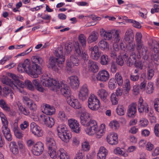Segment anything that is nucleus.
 Returning a JSON list of instances; mask_svg holds the SVG:
<instances>
[{"label": "nucleus", "instance_id": "c85d7f7f", "mask_svg": "<svg viewBox=\"0 0 159 159\" xmlns=\"http://www.w3.org/2000/svg\"><path fill=\"white\" fill-rule=\"evenodd\" d=\"M90 115L86 111L81 113L80 116V122L83 125L91 119Z\"/></svg>", "mask_w": 159, "mask_h": 159}, {"label": "nucleus", "instance_id": "f3484780", "mask_svg": "<svg viewBox=\"0 0 159 159\" xmlns=\"http://www.w3.org/2000/svg\"><path fill=\"white\" fill-rule=\"evenodd\" d=\"M68 103L73 108L75 109H79L81 108V105L77 99L72 97L67 98Z\"/></svg>", "mask_w": 159, "mask_h": 159}, {"label": "nucleus", "instance_id": "72a5a7b5", "mask_svg": "<svg viewBox=\"0 0 159 159\" xmlns=\"http://www.w3.org/2000/svg\"><path fill=\"white\" fill-rule=\"evenodd\" d=\"M113 33L112 31L104 30L101 35L105 40H109L112 39Z\"/></svg>", "mask_w": 159, "mask_h": 159}, {"label": "nucleus", "instance_id": "a878e982", "mask_svg": "<svg viewBox=\"0 0 159 159\" xmlns=\"http://www.w3.org/2000/svg\"><path fill=\"white\" fill-rule=\"evenodd\" d=\"M50 62L48 66L49 68L52 69H55L57 65L58 66H60V65L62 64L61 63L60 59L56 58L54 57H51L49 59Z\"/></svg>", "mask_w": 159, "mask_h": 159}, {"label": "nucleus", "instance_id": "2eb2a0df", "mask_svg": "<svg viewBox=\"0 0 159 159\" xmlns=\"http://www.w3.org/2000/svg\"><path fill=\"white\" fill-rule=\"evenodd\" d=\"M89 94V90L86 84H84L81 87L79 92V98L80 100L84 101L87 99Z\"/></svg>", "mask_w": 159, "mask_h": 159}, {"label": "nucleus", "instance_id": "603ef678", "mask_svg": "<svg viewBox=\"0 0 159 159\" xmlns=\"http://www.w3.org/2000/svg\"><path fill=\"white\" fill-rule=\"evenodd\" d=\"M120 32L119 30H116L113 34V38L114 42L116 43H118L120 39V37L119 35Z\"/></svg>", "mask_w": 159, "mask_h": 159}, {"label": "nucleus", "instance_id": "aec40b11", "mask_svg": "<svg viewBox=\"0 0 159 159\" xmlns=\"http://www.w3.org/2000/svg\"><path fill=\"white\" fill-rule=\"evenodd\" d=\"M89 51H91V57L94 60H98L101 56V53L97 45L91 47L89 49Z\"/></svg>", "mask_w": 159, "mask_h": 159}, {"label": "nucleus", "instance_id": "0eeeda50", "mask_svg": "<svg viewBox=\"0 0 159 159\" xmlns=\"http://www.w3.org/2000/svg\"><path fill=\"white\" fill-rule=\"evenodd\" d=\"M2 122L3 124V126L2 127V134L7 140L10 141L12 140V137L10 130L8 127V122L7 119Z\"/></svg>", "mask_w": 159, "mask_h": 159}, {"label": "nucleus", "instance_id": "c03bdc74", "mask_svg": "<svg viewBox=\"0 0 159 159\" xmlns=\"http://www.w3.org/2000/svg\"><path fill=\"white\" fill-rule=\"evenodd\" d=\"M0 107L5 111H9L10 107L4 100H0Z\"/></svg>", "mask_w": 159, "mask_h": 159}, {"label": "nucleus", "instance_id": "a19ab883", "mask_svg": "<svg viewBox=\"0 0 159 159\" xmlns=\"http://www.w3.org/2000/svg\"><path fill=\"white\" fill-rule=\"evenodd\" d=\"M78 39L82 46L84 48H85L86 46V37L84 34H81L79 35Z\"/></svg>", "mask_w": 159, "mask_h": 159}, {"label": "nucleus", "instance_id": "4468645a", "mask_svg": "<svg viewBox=\"0 0 159 159\" xmlns=\"http://www.w3.org/2000/svg\"><path fill=\"white\" fill-rule=\"evenodd\" d=\"M30 130L35 135L41 137L43 135V131L41 128L35 123L32 122L30 125Z\"/></svg>", "mask_w": 159, "mask_h": 159}, {"label": "nucleus", "instance_id": "0e129e2a", "mask_svg": "<svg viewBox=\"0 0 159 159\" xmlns=\"http://www.w3.org/2000/svg\"><path fill=\"white\" fill-rule=\"evenodd\" d=\"M82 148L84 151H87L89 150L90 146L87 142H83L82 144Z\"/></svg>", "mask_w": 159, "mask_h": 159}, {"label": "nucleus", "instance_id": "b1692460", "mask_svg": "<svg viewBox=\"0 0 159 159\" xmlns=\"http://www.w3.org/2000/svg\"><path fill=\"white\" fill-rule=\"evenodd\" d=\"M107 139V142L112 145L117 144L118 143V137L116 134L111 133L108 134Z\"/></svg>", "mask_w": 159, "mask_h": 159}, {"label": "nucleus", "instance_id": "bf43d9fd", "mask_svg": "<svg viewBox=\"0 0 159 159\" xmlns=\"http://www.w3.org/2000/svg\"><path fill=\"white\" fill-rule=\"evenodd\" d=\"M127 20L128 22L132 23L134 27L138 28H141V26L140 25V24L139 22L136 21L134 20L131 19H127Z\"/></svg>", "mask_w": 159, "mask_h": 159}, {"label": "nucleus", "instance_id": "9b49d317", "mask_svg": "<svg viewBox=\"0 0 159 159\" xmlns=\"http://www.w3.org/2000/svg\"><path fill=\"white\" fill-rule=\"evenodd\" d=\"M68 125L73 132L79 133L80 131L78 122L74 119H70L68 120Z\"/></svg>", "mask_w": 159, "mask_h": 159}, {"label": "nucleus", "instance_id": "20e7f679", "mask_svg": "<svg viewBox=\"0 0 159 159\" xmlns=\"http://www.w3.org/2000/svg\"><path fill=\"white\" fill-rule=\"evenodd\" d=\"M57 129L58 135L61 140L65 142H68L71 137V135L70 131L67 130L66 126L65 125H59Z\"/></svg>", "mask_w": 159, "mask_h": 159}, {"label": "nucleus", "instance_id": "4d7b16f0", "mask_svg": "<svg viewBox=\"0 0 159 159\" xmlns=\"http://www.w3.org/2000/svg\"><path fill=\"white\" fill-rule=\"evenodd\" d=\"M84 152L82 150L77 152L74 159H85Z\"/></svg>", "mask_w": 159, "mask_h": 159}, {"label": "nucleus", "instance_id": "69168bd1", "mask_svg": "<svg viewBox=\"0 0 159 159\" xmlns=\"http://www.w3.org/2000/svg\"><path fill=\"white\" fill-rule=\"evenodd\" d=\"M127 48L130 51H134L135 49V44L134 42L128 43Z\"/></svg>", "mask_w": 159, "mask_h": 159}, {"label": "nucleus", "instance_id": "09e8293b", "mask_svg": "<svg viewBox=\"0 0 159 159\" xmlns=\"http://www.w3.org/2000/svg\"><path fill=\"white\" fill-rule=\"evenodd\" d=\"M111 101L113 105H115L118 104L119 97L117 96L115 93H112L111 96Z\"/></svg>", "mask_w": 159, "mask_h": 159}, {"label": "nucleus", "instance_id": "49530a36", "mask_svg": "<svg viewBox=\"0 0 159 159\" xmlns=\"http://www.w3.org/2000/svg\"><path fill=\"white\" fill-rule=\"evenodd\" d=\"M98 45L99 48L102 50L108 48V45L107 43L103 40H102L99 41Z\"/></svg>", "mask_w": 159, "mask_h": 159}, {"label": "nucleus", "instance_id": "ea45409f", "mask_svg": "<svg viewBox=\"0 0 159 159\" xmlns=\"http://www.w3.org/2000/svg\"><path fill=\"white\" fill-rule=\"evenodd\" d=\"M155 45L156 46V48L155 46L154 47L153 49L155 52H156L155 49H156V52L155 54L152 56V60L155 61H157L159 59V55L158 54V52H159V44L157 42H156Z\"/></svg>", "mask_w": 159, "mask_h": 159}, {"label": "nucleus", "instance_id": "ddd939ff", "mask_svg": "<svg viewBox=\"0 0 159 159\" xmlns=\"http://www.w3.org/2000/svg\"><path fill=\"white\" fill-rule=\"evenodd\" d=\"M109 77L110 75L108 72L106 70H103L99 72L96 78L98 81L104 82L108 80Z\"/></svg>", "mask_w": 159, "mask_h": 159}, {"label": "nucleus", "instance_id": "338daca9", "mask_svg": "<svg viewBox=\"0 0 159 159\" xmlns=\"http://www.w3.org/2000/svg\"><path fill=\"white\" fill-rule=\"evenodd\" d=\"M154 107L155 111L159 112V98H156L155 99Z\"/></svg>", "mask_w": 159, "mask_h": 159}, {"label": "nucleus", "instance_id": "dca6fc26", "mask_svg": "<svg viewBox=\"0 0 159 159\" xmlns=\"http://www.w3.org/2000/svg\"><path fill=\"white\" fill-rule=\"evenodd\" d=\"M67 81L72 88L76 89L79 87L80 82L77 76H70L68 78Z\"/></svg>", "mask_w": 159, "mask_h": 159}, {"label": "nucleus", "instance_id": "39448f33", "mask_svg": "<svg viewBox=\"0 0 159 159\" xmlns=\"http://www.w3.org/2000/svg\"><path fill=\"white\" fill-rule=\"evenodd\" d=\"M46 144L48 148V153L52 158H56L57 154L56 152L57 146L55 140L51 138H47Z\"/></svg>", "mask_w": 159, "mask_h": 159}, {"label": "nucleus", "instance_id": "c9c22d12", "mask_svg": "<svg viewBox=\"0 0 159 159\" xmlns=\"http://www.w3.org/2000/svg\"><path fill=\"white\" fill-rule=\"evenodd\" d=\"M57 153L60 159H70L69 155L63 148H60Z\"/></svg>", "mask_w": 159, "mask_h": 159}, {"label": "nucleus", "instance_id": "423d86ee", "mask_svg": "<svg viewBox=\"0 0 159 159\" xmlns=\"http://www.w3.org/2000/svg\"><path fill=\"white\" fill-rule=\"evenodd\" d=\"M100 103L98 98L93 94L90 96L88 100L89 108L93 111L98 110L100 107Z\"/></svg>", "mask_w": 159, "mask_h": 159}, {"label": "nucleus", "instance_id": "052dcab7", "mask_svg": "<svg viewBox=\"0 0 159 159\" xmlns=\"http://www.w3.org/2000/svg\"><path fill=\"white\" fill-rule=\"evenodd\" d=\"M23 83L25 85V87H26L30 90H34V88L30 81L29 80H26L25 83L23 82Z\"/></svg>", "mask_w": 159, "mask_h": 159}, {"label": "nucleus", "instance_id": "37998d69", "mask_svg": "<svg viewBox=\"0 0 159 159\" xmlns=\"http://www.w3.org/2000/svg\"><path fill=\"white\" fill-rule=\"evenodd\" d=\"M142 35L141 33L137 32L135 36V41L136 46L143 43V42L142 40Z\"/></svg>", "mask_w": 159, "mask_h": 159}, {"label": "nucleus", "instance_id": "4be33fe9", "mask_svg": "<svg viewBox=\"0 0 159 159\" xmlns=\"http://www.w3.org/2000/svg\"><path fill=\"white\" fill-rule=\"evenodd\" d=\"M40 117L45 125L51 128L54 125V121L53 118H50L48 116L43 114L41 115Z\"/></svg>", "mask_w": 159, "mask_h": 159}, {"label": "nucleus", "instance_id": "864d4df0", "mask_svg": "<svg viewBox=\"0 0 159 159\" xmlns=\"http://www.w3.org/2000/svg\"><path fill=\"white\" fill-rule=\"evenodd\" d=\"M125 109L122 106L118 105L116 109L117 114L120 116H123L125 113Z\"/></svg>", "mask_w": 159, "mask_h": 159}, {"label": "nucleus", "instance_id": "680f3d73", "mask_svg": "<svg viewBox=\"0 0 159 159\" xmlns=\"http://www.w3.org/2000/svg\"><path fill=\"white\" fill-rule=\"evenodd\" d=\"M109 126L113 129H116L119 128V124L117 121L114 120L110 123Z\"/></svg>", "mask_w": 159, "mask_h": 159}, {"label": "nucleus", "instance_id": "cd10ccee", "mask_svg": "<svg viewBox=\"0 0 159 159\" xmlns=\"http://www.w3.org/2000/svg\"><path fill=\"white\" fill-rule=\"evenodd\" d=\"M9 76L11 78L12 80L9 78L7 77L8 79L11 80V81H13L14 84H16L18 86H20L22 87H25L23 82L20 81L19 80L18 77L17 76L15 75L10 73Z\"/></svg>", "mask_w": 159, "mask_h": 159}, {"label": "nucleus", "instance_id": "473e14b6", "mask_svg": "<svg viewBox=\"0 0 159 159\" xmlns=\"http://www.w3.org/2000/svg\"><path fill=\"white\" fill-rule=\"evenodd\" d=\"M9 147L10 151L13 154L16 155L18 154L19 150L17 145L15 142L14 141L11 142L9 144Z\"/></svg>", "mask_w": 159, "mask_h": 159}, {"label": "nucleus", "instance_id": "774afa93", "mask_svg": "<svg viewBox=\"0 0 159 159\" xmlns=\"http://www.w3.org/2000/svg\"><path fill=\"white\" fill-rule=\"evenodd\" d=\"M140 125L142 127H144L147 126L148 122V120L145 118H142L140 120Z\"/></svg>", "mask_w": 159, "mask_h": 159}, {"label": "nucleus", "instance_id": "58836bf2", "mask_svg": "<svg viewBox=\"0 0 159 159\" xmlns=\"http://www.w3.org/2000/svg\"><path fill=\"white\" fill-rule=\"evenodd\" d=\"M115 80L119 86H122L123 83V78L120 73H116L115 76Z\"/></svg>", "mask_w": 159, "mask_h": 159}, {"label": "nucleus", "instance_id": "f257e3e1", "mask_svg": "<svg viewBox=\"0 0 159 159\" xmlns=\"http://www.w3.org/2000/svg\"><path fill=\"white\" fill-rule=\"evenodd\" d=\"M31 60L32 64L28 59L25 60L23 63L19 64L17 69L19 72L25 71L32 77L36 78L38 75L42 73L41 66L43 63V60L40 57L35 56L32 57Z\"/></svg>", "mask_w": 159, "mask_h": 159}, {"label": "nucleus", "instance_id": "7c9ffc66", "mask_svg": "<svg viewBox=\"0 0 159 159\" xmlns=\"http://www.w3.org/2000/svg\"><path fill=\"white\" fill-rule=\"evenodd\" d=\"M97 94L103 101L105 102L107 101V98L108 93L106 90L102 89L99 90L97 92Z\"/></svg>", "mask_w": 159, "mask_h": 159}, {"label": "nucleus", "instance_id": "f704fd0d", "mask_svg": "<svg viewBox=\"0 0 159 159\" xmlns=\"http://www.w3.org/2000/svg\"><path fill=\"white\" fill-rule=\"evenodd\" d=\"M98 34L95 31L92 32L91 34L88 38L87 41L89 43H91L95 41L98 38Z\"/></svg>", "mask_w": 159, "mask_h": 159}, {"label": "nucleus", "instance_id": "5701e85b", "mask_svg": "<svg viewBox=\"0 0 159 159\" xmlns=\"http://www.w3.org/2000/svg\"><path fill=\"white\" fill-rule=\"evenodd\" d=\"M136 48L139 54H141L144 58H148L147 48L144 45L143 43L137 46Z\"/></svg>", "mask_w": 159, "mask_h": 159}, {"label": "nucleus", "instance_id": "f03ea898", "mask_svg": "<svg viewBox=\"0 0 159 159\" xmlns=\"http://www.w3.org/2000/svg\"><path fill=\"white\" fill-rule=\"evenodd\" d=\"M87 127L85 131L89 135H92L95 134L97 138H100L104 132L103 129H99L97 122L94 120L91 119L83 125Z\"/></svg>", "mask_w": 159, "mask_h": 159}, {"label": "nucleus", "instance_id": "8fccbe9b", "mask_svg": "<svg viewBox=\"0 0 159 159\" xmlns=\"http://www.w3.org/2000/svg\"><path fill=\"white\" fill-rule=\"evenodd\" d=\"M109 61V60L107 56L103 55L101 57L100 63L102 65H107Z\"/></svg>", "mask_w": 159, "mask_h": 159}, {"label": "nucleus", "instance_id": "5fc2aeb1", "mask_svg": "<svg viewBox=\"0 0 159 159\" xmlns=\"http://www.w3.org/2000/svg\"><path fill=\"white\" fill-rule=\"evenodd\" d=\"M116 82L115 79L112 78L111 79L108 83V86L109 89H113L116 87Z\"/></svg>", "mask_w": 159, "mask_h": 159}, {"label": "nucleus", "instance_id": "e2e57ef3", "mask_svg": "<svg viewBox=\"0 0 159 159\" xmlns=\"http://www.w3.org/2000/svg\"><path fill=\"white\" fill-rule=\"evenodd\" d=\"M129 79L133 82H136L139 80V75H134L132 73L129 75Z\"/></svg>", "mask_w": 159, "mask_h": 159}, {"label": "nucleus", "instance_id": "9d476101", "mask_svg": "<svg viewBox=\"0 0 159 159\" xmlns=\"http://www.w3.org/2000/svg\"><path fill=\"white\" fill-rule=\"evenodd\" d=\"M43 149V144L40 142H38L33 145L32 151L34 155L39 156L42 153Z\"/></svg>", "mask_w": 159, "mask_h": 159}, {"label": "nucleus", "instance_id": "4c0bfd02", "mask_svg": "<svg viewBox=\"0 0 159 159\" xmlns=\"http://www.w3.org/2000/svg\"><path fill=\"white\" fill-rule=\"evenodd\" d=\"M18 107L19 111L22 114L27 116L30 115V112L28 108L21 104L18 105Z\"/></svg>", "mask_w": 159, "mask_h": 159}, {"label": "nucleus", "instance_id": "13d9d810", "mask_svg": "<svg viewBox=\"0 0 159 159\" xmlns=\"http://www.w3.org/2000/svg\"><path fill=\"white\" fill-rule=\"evenodd\" d=\"M70 61L74 66H78L80 64L79 60L75 56L72 55L70 57Z\"/></svg>", "mask_w": 159, "mask_h": 159}, {"label": "nucleus", "instance_id": "f8f14e48", "mask_svg": "<svg viewBox=\"0 0 159 159\" xmlns=\"http://www.w3.org/2000/svg\"><path fill=\"white\" fill-rule=\"evenodd\" d=\"M41 81L44 86L48 87L53 86L56 89L60 88V83L56 80L49 79H44Z\"/></svg>", "mask_w": 159, "mask_h": 159}, {"label": "nucleus", "instance_id": "6e6d98bb", "mask_svg": "<svg viewBox=\"0 0 159 159\" xmlns=\"http://www.w3.org/2000/svg\"><path fill=\"white\" fill-rule=\"evenodd\" d=\"M73 45L71 43H67L65 44V50L67 54L70 53L73 49Z\"/></svg>", "mask_w": 159, "mask_h": 159}, {"label": "nucleus", "instance_id": "412c9836", "mask_svg": "<svg viewBox=\"0 0 159 159\" xmlns=\"http://www.w3.org/2000/svg\"><path fill=\"white\" fill-rule=\"evenodd\" d=\"M143 100L140 98L139 101L138 109L139 112L141 113L145 111L146 113L149 112V107L146 103H143Z\"/></svg>", "mask_w": 159, "mask_h": 159}, {"label": "nucleus", "instance_id": "e433bc0d", "mask_svg": "<svg viewBox=\"0 0 159 159\" xmlns=\"http://www.w3.org/2000/svg\"><path fill=\"white\" fill-rule=\"evenodd\" d=\"M154 70L150 67L149 65L147 67V79L148 80H151L154 75Z\"/></svg>", "mask_w": 159, "mask_h": 159}, {"label": "nucleus", "instance_id": "6e6552de", "mask_svg": "<svg viewBox=\"0 0 159 159\" xmlns=\"http://www.w3.org/2000/svg\"><path fill=\"white\" fill-rule=\"evenodd\" d=\"M2 82L3 84L10 86L16 91H18L21 93L23 92V88L24 87H22L20 86H18L16 84H14L13 82L11 80L8 79L7 76H4L2 80Z\"/></svg>", "mask_w": 159, "mask_h": 159}, {"label": "nucleus", "instance_id": "1a4fd4ad", "mask_svg": "<svg viewBox=\"0 0 159 159\" xmlns=\"http://www.w3.org/2000/svg\"><path fill=\"white\" fill-rule=\"evenodd\" d=\"M136 55L134 52L131 53L129 57H128V54L126 52L123 55V58L129 66H131L134 64L136 61Z\"/></svg>", "mask_w": 159, "mask_h": 159}, {"label": "nucleus", "instance_id": "a211bd4d", "mask_svg": "<svg viewBox=\"0 0 159 159\" xmlns=\"http://www.w3.org/2000/svg\"><path fill=\"white\" fill-rule=\"evenodd\" d=\"M137 106L136 102H133L129 105L127 113L129 117L134 118L137 112Z\"/></svg>", "mask_w": 159, "mask_h": 159}, {"label": "nucleus", "instance_id": "6ab92c4d", "mask_svg": "<svg viewBox=\"0 0 159 159\" xmlns=\"http://www.w3.org/2000/svg\"><path fill=\"white\" fill-rule=\"evenodd\" d=\"M61 92V93L65 97H67V98L70 96L71 93L70 89V87L66 84H64L63 82L60 83Z\"/></svg>", "mask_w": 159, "mask_h": 159}, {"label": "nucleus", "instance_id": "393cba45", "mask_svg": "<svg viewBox=\"0 0 159 159\" xmlns=\"http://www.w3.org/2000/svg\"><path fill=\"white\" fill-rule=\"evenodd\" d=\"M63 48L62 47H60L55 51L54 54L57 58L60 59L61 64H62L65 60V56L63 55Z\"/></svg>", "mask_w": 159, "mask_h": 159}, {"label": "nucleus", "instance_id": "c756f323", "mask_svg": "<svg viewBox=\"0 0 159 159\" xmlns=\"http://www.w3.org/2000/svg\"><path fill=\"white\" fill-rule=\"evenodd\" d=\"M88 66L89 70L94 73L97 72L99 70V67L96 62L91 60L89 61Z\"/></svg>", "mask_w": 159, "mask_h": 159}, {"label": "nucleus", "instance_id": "3c124183", "mask_svg": "<svg viewBox=\"0 0 159 159\" xmlns=\"http://www.w3.org/2000/svg\"><path fill=\"white\" fill-rule=\"evenodd\" d=\"M154 90V88L153 85V83L152 82H149L147 86L146 91L148 94L152 93Z\"/></svg>", "mask_w": 159, "mask_h": 159}, {"label": "nucleus", "instance_id": "de8ad7c7", "mask_svg": "<svg viewBox=\"0 0 159 159\" xmlns=\"http://www.w3.org/2000/svg\"><path fill=\"white\" fill-rule=\"evenodd\" d=\"M13 131L16 137L18 139H20L23 136V134L19 129L18 127H14Z\"/></svg>", "mask_w": 159, "mask_h": 159}, {"label": "nucleus", "instance_id": "2f4dec72", "mask_svg": "<svg viewBox=\"0 0 159 159\" xmlns=\"http://www.w3.org/2000/svg\"><path fill=\"white\" fill-rule=\"evenodd\" d=\"M3 95L5 97H7L10 96L11 99L13 98L14 93L12 92L11 89L8 87H5L3 89Z\"/></svg>", "mask_w": 159, "mask_h": 159}, {"label": "nucleus", "instance_id": "bb28decb", "mask_svg": "<svg viewBox=\"0 0 159 159\" xmlns=\"http://www.w3.org/2000/svg\"><path fill=\"white\" fill-rule=\"evenodd\" d=\"M54 109L49 105L45 104L42 108V112L47 115H52L54 112Z\"/></svg>", "mask_w": 159, "mask_h": 159}, {"label": "nucleus", "instance_id": "a18cd8bd", "mask_svg": "<svg viewBox=\"0 0 159 159\" xmlns=\"http://www.w3.org/2000/svg\"><path fill=\"white\" fill-rule=\"evenodd\" d=\"M123 150L124 149L123 148L121 149L120 148L118 147L114 150V152L116 154L126 157L128 156V154L127 153L125 152Z\"/></svg>", "mask_w": 159, "mask_h": 159}, {"label": "nucleus", "instance_id": "79ce46f5", "mask_svg": "<svg viewBox=\"0 0 159 159\" xmlns=\"http://www.w3.org/2000/svg\"><path fill=\"white\" fill-rule=\"evenodd\" d=\"M33 84L35 87L36 89L39 91L43 92V89L42 85L39 84V80L38 79L34 80L33 81Z\"/></svg>", "mask_w": 159, "mask_h": 159}, {"label": "nucleus", "instance_id": "7ed1b4c3", "mask_svg": "<svg viewBox=\"0 0 159 159\" xmlns=\"http://www.w3.org/2000/svg\"><path fill=\"white\" fill-rule=\"evenodd\" d=\"M81 46L78 42L75 43L74 45V52L75 56L80 57V63L83 66H86L89 58V56L87 52H82L81 53Z\"/></svg>", "mask_w": 159, "mask_h": 159}]
</instances>
